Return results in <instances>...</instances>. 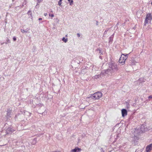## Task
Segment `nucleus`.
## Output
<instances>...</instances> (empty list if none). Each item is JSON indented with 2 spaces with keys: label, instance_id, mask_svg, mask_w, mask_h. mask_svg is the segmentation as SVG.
<instances>
[{
  "label": "nucleus",
  "instance_id": "obj_1",
  "mask_svg": "<svg viewBox=\"0 0 152 152\" xmlns=\"http://www.w3.org/2000/svg\"><path fill=\"white\" fill-rule=\"evenodd\" d=\"M118 69L117 64L113 61H111L109 64L108 68L107 69L103 70L101 72V75H107V76L117 71Z\"/></svg>",
  "mask_w": 152,
  "mask_h": 152
},
{
  "label": "nucleus",
  "instance_id": "obj_2",
  "mask_svg": "<svg viewBox=\"0 0 152 152\" xmlns=\"http://www.w3.org/2000/svg\"><path fill=\"white\" fill-rule=\"evenodd\" d=\"M102 96V94L100 92H98L92 94L88 98H91L94 100L98 99Z\"/></svg>",
  "mask_w": 152,
  "mask_h": 152
},
{
  "label": "nucleus",
  "instance_id": "obj_3",
  "mask_svg": "<svg viewBox=\"0 0 152 152\" xmlns=\"http://www.w3.org/2000/svg\"><path fill=\"white\" fill-rule=\"evenodd\" d=\"M128 54L125 55L124 54H122L119 60V63L122 65L125 64L126 60L127 58Z\"/></svg>",
  "mask_w": 152,
  "mask_h": 152
},
{
  "label": "nucleus",
  "instance_id": "obj_4",
  "mask_svg": "<svg viewBox=\"0 0 152 152\" xmlns=\"http://www.w3.org/2000/svg\"><path fill=\"white\" fill-rule=\"evenodd\" d=\"M152 20V16L151 13L147 14L144 23V26H145L148 22H150Z\"/></svg>",
  "mask_w": 152,
  "mask_h": 152
},
{
  "label": "nucleus",
  "instance_id": "obj_5",
  "mask_svg": "<svg viewBox=\"0 0 152 152\" xmlns=\"http://www.w3.org/2000/svg\"><path fill=\"white\" fill-rule=\"evenodd\" d=\"M15 131V129L11 128L10 127H9L7 129V130L6 134H11L12 132H13Z\"/></svg>",
  "mask_w": 152,
  "mask_h": 152
},
{
  "label": "nucleus",
  "instance_id": "obj_6",
  "mask_svg": "<svg viewBox=\"0 0 152 152\" xmlns=\"http://www.w3.org/2000/svg\"><path fill=\"white\" fill-rule=\"evenodd\" d=\"M135 60L134 58H132L129 61V64L131 66L134 65H135L136 63H137Z\"/></svg>",
  "mask_w": 152,
  "mask_h": 152
},
{
  "label": "nucleus",
  "instance_id": "obj_7",
  "mask_svg": "<svg viewBox=\"0 0 152 152\" xmlns=\"http://www.w3.org/2000/svg\"><path fill=\"white\" fill-rule=\"evenodd\" d=\"M121 113L122 117H124L127 115V111L125 109H123L121 110Z\"/></svg>",
  "mask_w": 152,
  "mask_h": 152
},
{
  "label": "nucleus",
  "instance_id": "obj_8",
  "mask_svg": "<svg viewBox=\"0 0 152 152\" xmlns=\"http://www.w3.org/2000/svg\"><path fill=\"white\" fill-rule=\"evenodd\" d=\"M81 151L80 148H75L71 150V152H79Z\"/></svg>",
  "mask_w": 152,
  "mask_h": 152
},
{
  "label": "nucleus",
  "instance_id": "obj_9",
  "mask_svg": "<svg viewBox=\"0 0 152 152\" xmlns=\"http://www.w3.org/2000/svg\"><path fill=\"white\" fill-rule=\"evenodd\" d=\"M104 76H106L107 77V75H101V74H100V75H95V76H94V78H96V79H97V78H99L100 77H104Z\"/></svg>",
  "mask_w": 152,
  "mask_h": 152
},
{
  "label": "nucleus",
  "instance_id": "obj_10",
  "mask_svg": "<svg viewBox=\"0 0 152 152\" xmlns=\"http://www.w3.org/2000/svg\"><path fill=\"white\" fill-rule=\"evenodd\" d=\"M152 150V148L151 147L148 145L146 148V151L147 152H150Z\"/></svg>",
  "mask_w": 152,
  "mask_h": 152
},
{
  "label": "nucleus",
  "instance_id": "obj_11",
  "mask_svg": "<svg viewBox=\"0 0 152 152\" xmlns=\"http://www.w3.org/2000/svg\"><path fill=\"white\" fill-rule=\"evenodd\" d=\"M7 116L8 118L10 117V115H11V110H8L7 111Z\"/></svg>",
  "mask_w": 152,
  "mask_h": 152
},
{
  "label": "nucleus",
  "instance_id": "obj_12",
  "mask_svg": "<svg viewBox=\"0 0 152 152\" xmlns=\"http://www.w3.org/2000/svg\"><path fill=\"white\" fill-rule=\"evenodd\" d=\"M27 14L28 15L30 16V17L31 18H33L32 13L31 12V10H29L27 13Z\"/></svg>",
  "mask_w": 152,
  "mask_h": 152
},
{
  "label": "nucleus",
  "instance_id": "obj_13",
  "mask_svg": "<svg viewBox=\"0 0 152 152\" xmlns=\"http://www.w3.org/2000/svg\"><path fill=\"white\" fill-rule=\"evenodd\" d=\"M62 40L65 43L66 42L68 41L67 38H65L64 37L62 39Z\"/></svg>",
  "mask_w": 152,
  "mask_h": 152
},
{
  "label": "nucleus",
  "instance_id": "obj_14",
  "mask_svg": "<svg viewBox=\"0 0 152 152\" xmlns=\"http://www.w3.org/2000/svg\"><path fill=\"white\" fill-rule=\"evenodd\" d=\"M68 1L69 2L70 5L72 6L73 3V0H68Z\"/></svg>",
  "mask_w": 152,
  "mask_h": 152
},
{
  "label": "nucleus",
  "instance_id": "obj_15",
  "mask_svg": "<svg viewBox=\"0 0 152 152\" xmlns=\"http://www.w3.org/2000/svg\"><path fill=\"white\" fill-rule=\"evenodd\" d=\"M21 31L22 33H26L27 32V31H26L24 30L23 29H21Z\"/></svg>",
  "mask_w": 152,
  "mask_h": 152
},
{
  "label": "nucleus",
  "instance_id": "obj_16",
  "mask_svg": "<svg viewBox=\"0 0 152 152\" xmlns=\"http://www.w3.org/2000/svg\"><path fill=\"white\" fill-rule=\"evenodd\" d=\"M62 0H60L58 2V4L59 6H61V2Z\"/></svg>",
  "mask_w": 152,
  "mask_h": 152
},
{
  "label": "nucleus",
  "instance_id": "obj_17",
  "mask_svg": "<svg viewBox=\"0 0 152 152\" xmlns=\"http://www.w3.org/2000/svg\"><path fill=\"white\" fill-rule=\"evenodd\" d=\"M36 140H37L36 139H34L33 140V144H35L36 143V142H37Z\"/></svg>",
  "mask_w": 152,
  "mask_h": 152
},
{
  "label": "nucleus",
  "instance_id": "obj_18",
  "mask_svg": "<svg viewBox=\"0 0 152 152\" xmlns=\"http://www.w3.org/2000/svg\"><path fill=\"white\" fill-rule=\"evenodd\" d=\"M49 16H51L52 17H54V15L53 14H49Z\"/></svg>",
  "mask_w": 152,
  "mask_h": 152
},
{
  "label": "nucleus",
  "instance_id": "obj_19",
  "mask_svg": "<svg viewBox=\"0 0 152 152\" xmlns=\"http://www.w3.org/2000/svg\"><path fill=\"white\" fill-rule=\"evenodd\" d=\"M126 106L127 108H129L130 107V105L128 103H126Z\"/></svg>",
  "mask_w": 152,
  "mask_h": 152
},
{
  "label": "nucleus",
  "instance_id": "obj_20",
  "mask_svg": "<svg viewBox=\"0 0 152 152\" xmlns=\"http://www.w3.org/2000/svg\"><path fill=\"white\" fill-rule=\"evenodd\" d=\"M10 41L9 39H8L7 41V42L6 43V44H7V43H10Z\"/></svg>",
  "mask_w": 152,
  "mask_h": 152
},
{
  "label": "nucleus",
  "instance_id": "obj_21",
  "mask_svg": "<svg viewBox=\"0 0 152 152\" xmlns=\"http://www.w3.org/2000/svg\"><path fill=\"white\" fill-rule=\"evenodd\" d=\"M16 39L15 37H13V40L14 41H15L16 40Z\"/></svg>",
  "mask_w": 152,
  "mask_h": 152
},
{
  "label": "nucleus",
  "instance_id": "obj_22",
  "mask_svg": "<svg viewBox=\"0 0 152 152\" xmlns=\"http://www.w3.org/2000/svg\"><path fill=\"white\" fill-rule=\"evenodd\" d=\"M77 36L78 37H80V34L79 33H77Z\"/></svg>",
  "mask_w": 152,
  "mask_h": 152
},
{
  "label": "nucleus",
  "instance_id": "obj_23",
  "mask_svg": "<svg viewBox=\"0 0 152 152\" xmlns=\"http://www.w3.org/2000/svg\"><path fill=\"white\" fill-rule=\"evenodd\" d=\"M148 98L149 99H152V96L151 95V96H149L148 97Z\"/></svg>",
  "mask_w": 152,
  "mask_h": 152
},
{
  "label": "nucleus",
  "instance_id": "obj_24",
  "mask_svg": "<svg viewBox=\"0 0 152 152\" xmlns=\"http://www.w3.org/2000/svg\"><path fill=\"white\" fill-rule=\"evenodd\" d=\"M96 25H98V23H99V22L97 21H96Z\"/></svg>",
  "mask_w": 152,
  "mask_h": 152
},
{
  "label": "nucleus",
  "instance_id": "obj_25",
  "mask_svg": "<svg viewBox=\"0 0 152 152\" xmlns=\"http://www.w3.org/2000/svg\"><path fill=\"white\" fill-rule=\"evenodd\" d=\"M38 1L39 3L40 2L42 1L43 0H37Z\"/></svg>",
  "mask_w": 152,
  "mask_h": 152
},
{
  "label": "nucleus",
  "instance_id": "obj_26",
  "mask_svg": "<svg viewBox=\"0 0 152 152\" xmlns=\"http://www.w3.org/2000/svg\"><path fill=\"white\" fill-rule=\"evenodd\" d=\"M44 15L45 16H46V15H47V13H44Z\"/></svg>",
  "mask_w": 152,
  "mask_h": 152
},
{
  "label": "nucleus",
  "instance_id": "obj_27",
  "mask_svg": "<svg viewBox=\"0 0 152 152\" xmlns=\"http://www.w3.org/2000/svg\"><path fill=\"white\" fill-rule=\"evenodd\" d=\"M142 128H141V131H142V132H145V130H143L142 129Z\"/></svg>",
  "mask_w": 152,
  "mask_h": 152
},
{
  "label": "nucleus",
  "instance_id": "obj_28",
  "mask_svg": "<svg viewBox=\"0 0 152 152\" xmlns=\"http://www.w3.org/2000/svg\"><path fill=\"white\" fill-rule=\"evenodd\" d=\"M97 51H99V53H100V51H101V50H99V49H97Z\"/></svg>",
  "mask_w": 152,
  "mask_h": 152
},
{
  "label": "nucleus",
  "instance_id": "obj_29",
  "mask_svg": "<svg viewBox=\"0 0 152 152\" xmlns=\"http://www.w3.org/2000/svg\"><path fill=\"white\" fill-rule=\"evenodd\" d=\"M42 20V18H40L39 19V20Z\"/></svg>",
  "mask_w": 152,
  "mask_h": 152
},
{
  "label": "nucleus",
  "instance_id": "obj_30",
  "mask_svg": "<svg viewBox=\"0 0 152 152\" xmlns=\"http://www.w3.org/2000/svg\"><path fill=\"white\" fill-rule=\"evenodd\" d=\"M111 37H110V41H109V42H111Z\"/></svg>",
  "mask_w": 152,
  "mask_h": 152
},
{
  "label": "nucleus",
  "instance_id": "obj_31",
  "mask_svg": "<svg viewBox=\"0 0 152 152\" xmlns=\"http://www.w3.org/2000/svg\"><path fill=\"white\" fill-rule=\"evenodd\" d=\"M26 4V2H24L23 3V4Z\"/></svg>",
  "mask_w": 152,
  "mask_h": 152
}]
</instances>
